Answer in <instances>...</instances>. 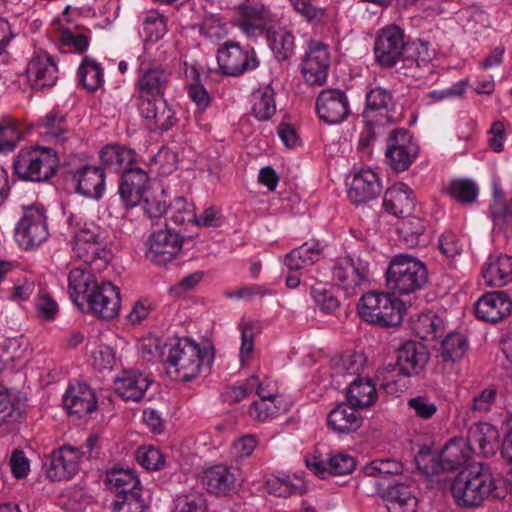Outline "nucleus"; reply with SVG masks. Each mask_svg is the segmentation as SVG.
Here are the masks:
<instances>
[{
	"label": "nucleus",
	"mask_w": 512,
	"mask_h": 512,
	"mask_svg": "<svg viewBox=\"0 0 512 512\" xmlns=\"http://www.w3.org/2000/svg\"><path fill=\"white\" fill-rule=\"evenodd\" d=\"M29 83L35 89L53 86L58 79V68L54 59L47 53L31 58L26 68Z\"/></svg>",
	"instance_id": "obj_26"
},
{
	"label": "nucleus",
	"mask_w": 512,
	"mask_h": 512,
	"mask_svg": "<svg viewBox=\"0 0 512 512\" xmlns=\"http://www.w3.org/2000/svg\"><path fill=\"white\" fill-rule=\"evenodd\" d=\"M241 333V345L239 350V360L241 366H246L253 358L254 339L260 333V326L257 322L248 320L239 323Z\"/></svg>",
	"instance_id": "obj_43"
},
{
	"label": "nucleus",
	"mask_w": 512,
	"mask_h": 512,
	"mask_svg": "<svg viewBox=\"0 0 512 512\" xmlns=\"http://www.w3.org/2000/svg\"><path fill=\"white\" fill-rule=\"evenodd\" d=\"M322 252L323 247L319 242H305L288 253L284 258V263L290 270H299L319 261Z\"/></svg>",
	"instance_id": "obj_38"
},
{
	"label": "nucleus",
	"mask_w": 512,
	"mask_h": 512,
	"mask_svg": "<svg viewBox=\"0 0 512 512\" xmlns=\"http://www.w3.org/2000/svg\"><path fill=\"white\" fill-rule=\"evenodd\" d=\"M35 308L38 317L46 321H53L59 311L57 302L44 289H40L35 298Z\"/></svg>",
	"instance_id": "obj_61"
},
{
	"label": "nucleus",
	"mask_w": 512,
	"mask_h": 512,
	"mask_svg": "<svg viewBox=\"0 0 512 512\" xmlns=\"http://www.w3.org/2000/svg\"><path fill=\"white\" fill-rule=\"evenodd\" d=\"M217 61L222 72L230 76H238L258 66L255 51L235 42H226L218 49Z\"/></svg>",
	"instance_id": "obj_15"
},
{
	"label": "nucleus",
	"mask_w": 512,
	"mask_h": 512,
	"mask_svg": "<svg viewBox=\"0 0 512 512\" xmlns=\"http://www.w3.org/2000/svg\"><path fill=\"white\" fill-rule=\"evenodd\" d=\"M429 361V353L425 346L415 341H406L399 348L396 364H388L378 371L383 388L396 393L402 390L398 377H411L419 374Z\"/></svg>",
	"instance_id": "obj_4"
},
{
	"label": "nucleus",
	"mask_w": 512,
	"mask_h": 512,
	"mask_svg": "<svg viewBox=\"0 0 512 512\" xmlns=\"http://www.w3.org/2000/svg\"><path fill=\"white\" fill-rule=\"evenodd\" d=\"M328 425L337 433H350L362 425V417L357 408L351 405L340 404L328 414Z\"/></svg>",
	"instance_id": "obj_36"
},
{
	"label": "nucleus",
	"mask_w": 512,
	"mask_h": 512,
	"mask_svg": "<svg viewBox=\"0 0 512 512\" xmlns=\"http://www.w3.org/2000/svg\"><path fill=\"white\" fill-rule=\"evenodd\" d=\"M415 463L418 470L427 476L437 475L446 471L441 454L433 453L427 446L422 447L415 455Z\"/></svg>",
	"instance_id": "obj_50"
},
{
	"label": "nucleus",
	"mask_w": 512,
	"mask_h": 512,
	"mask_svg": "<svg viewBox=\"0 0 512 512\" xmlns=\"http://www.w3.org/2000/svg\"><path fill=\"white\" fill-rule=\"evenodd\" d=\"M233 12L234 23L248 37L262 35L272 23L269 9L257 0H243Z\"/></svg>",
	"instance_id": "obj_10"
},
{
	"label": "nucleus",
	"mask_w": 512,
	"mask_h": 512,
	"mask_svg": "<svg viewBox=\"0 0 512 512\" xmlns=\"http://www.w3.org/2000/svg\"><path fill=\"white\" fill-rule=\"evenodd\" d=\"M358 312L366 322L384 327L399 325L403 318V303L387 293L369 292L358 303Z\"/></svg>",
	"instance_id": "obj_7"
},
{
	"label": "nucleus",
	"mask_w": 512,
	"mask_h": 512,
	"mask_svg": "<svg viewBox=\"0 0 512 512\" xmlns=\"http://www.w3.org/2000/svg\"><path fill=\"white\" fill-rule=\"evenodd\" d=\"M236 472V468L223 464L209 467L202 474L203 486L211 494L229 495L236 488Z\"/></svg>",
	"instance_id": "obj_28"
},
{
	"label": "nucleus",
	"mask_w": 512,
	"mask_h": 512,
	"mask_svg": "<svg viewBox=\"0 0 512 512\" xmlns=\"http://www.w3.org/2000/svg\"><path fill=\"white\" fill-rule=\"evenodd\" d=\"M390 507L394 511L415 512L417 499L409 486L397 483L389 489Z\"/></svg>",
	"instance_id": "obj_46"
},
{
	"label": "nucleus",
	"mask_w": 512,
	"mask_h": 512,
	"mask_svg": "<svg viewBox=\"0 0 512 512\" xmlns=\"http://www.w3.org/2000/svg\"><path fill=\"white\" fill-rule=\"evenodd\" d=\"M499 483L490 468L480 464L461 471L452 482L451 493L458 506L475 508L490 498L503 497Z\"/></svg>",
	"instance_id": "obj_1"
},
{
	"label": "nucleus",
	"mask_w": 512,
	"mask_h": 512,
	"mask_svg": "<svg viewBox=\"0 0 512 512\" xmlns=\"http://www.w3.org/2000/svg\"><path fill=\"white\" fill-rule=\"evenodd\" d=\"M293 8L308 22L320 24L326 18V10L317 6L316 0H289Z\"/></svg>",
	"instance_id": "obj_60"
},
{
	"label": "nucleus",
	"mask_w": 512,
	"mask_h": 512,
	"mask_svg": "<svg viewBox=\"0 0 512 512\" xmlns=\"http://www.w3.org/2000/svg\"><path fill=\"white\" fill-rule=\"evenodd\" d=\"M476 453L470 442L464 437L451 438L440 451L444 469L447 471L458 470L465 466Z\"/></svg>",
	"instance_id": "obj_31"
},
{
	"label": "nucleus",
	"mask_w": 512,
	"mask_h": 512,
	"mask_svg": "<svg viewBox=\"0 0 512 512\" xmlns=\"http://www.w3.org/2000/svg\"><path fill=\"white\" fill-rule=\"evenodd\" d=\"M63 403L70 414L79 417L91 414L97 407L95 393L85 383L70 387L63 397Z\"/></svg>",
	"instance_id": "obj_30"
},
{
	"label": "nucleus",
	"mask_w": 512,
	"mask_h": 512,
	"mask_svg": "<svg viewBox=\"0 0 512 512\" xmlns=\"http://www.w3.org/2000/svg\"><path fill=\"white\" fill-rule=\"evenodd\" d=\"M365 367V357L360 353L346 354L333 366V375L336 377H346L359 375L363 372Z\"/></svg>",
	"instance_id": "obj_49"
},
{
	"label": "nucleus",
	"mask_w": 512,
	"mask_h": 512,
	"mask_svg": "<svg viewBox=\"0 0 512 512\" xmlns=\"http://www.w3.org/2000/svg\"><path fill=\"white\" fill-rule=\"evenodd\" d=\"M393 97L390 91L374 87L366 93L363 118L368 126H384L393 121Z\"/></svg>",
	"instance_id": "obj_19"
},
{
	"label": "nucleus",
	"mask_w": 512,
	"mask_h": 512,
	"mask_svg": "<svg viewBox=\"0 0 512 512\" xmlns=\"http://www.w3.org/2000/svg\"><path fill=\"white\" fill-rule=\"evenodd\" d=\"M148 505L139 490H124L117 494L113 512H147Z\"/></svg>",
	"instance_id": "obj_51"
},
{
	"label": "nucleus",
	"mask_w": 512,
	"mask_h": 512,
	"mask_svg": "<svg viewBox=\"0 0 512 512\" xmlns=\"http://www.w3.org/2000/svg\"><path fill=\"white\" fill-rule=\"evenodd\" d=\"M81 460L78 447L63 446L52 452L46 474L53 481L69 480L78 472Z\"/></svg>",
	"instance_id": "obj_20"
},
{
	"label": "nucleus",
	"mask_w": 512,
	"mask_h": 512,
	"mask_svg": "<svg viewBox=\"0 0 512 512\" xmlns=\"http://www.w3.org/2000/svg\"><path fill=\"white\" fill-rule=\"evenodd\" d=\"M468 348L467 340L461 333H450L441 343L440 356L445 362H456L463 358Z\"/></svg>",
	"instance_id": "obj_47"
},
{
	"label": "nucleus",
	"mask_w": 512,
	"mask_h": 512,
	"mask_svg": "<svg viewBox=\"0 0 512 512\" xmlns=\"http://www.w3.org/2000/svg\"><path fill=\"white\" fill-rule=\"evenodd\" d=\"M85 300L92 313L101 319L110 320L119 313V289L111 282L102 281L94 285Z\"/></svg>",
	"instance_id": "obj_18"
},
{
	"label": "nucleus",
	"mask_w": 512,
	"mask_h": 512,
	"mask_svg": "<svg viewBox=\"0 0 512 512\" xmlns=\"http://www.w3.org/2000/svg\"><path fill=\"white\" fill-rule=\"evenodd\" d=\"M401 471L402 464L394 459H375L364 468L365 474L373 477L398 474Z\"/></svg>",
	"instance_id": "obj_64"
},
{
	"label": "nucleus",
	"mask_w": 512,
	"mask_h": 512,
	"mask_svg": "<svg viewBox=\"0 0 512 512\" xmlns=\"http://www.w3.org/2000/svg\"><path fill=\"white\" fill-rule=\"evenodd\" d=\"M275 112L276 104L272 91H258L253 94L252 113L258 120H268L275 114Z\"/></svg>",
	"instance_id": "obj_55"
},
{
	"label": "nucleus",
	"mask_w": 512,
	"mask_h": 512,
	"mask_svg": "<svg viewBox=\"0 0 512 512\" xmlns=\"http://www.w3.org/2000/svg\"><path fill=\"white\" fill-rule=\"evenodd\" d=\"M137 107L151 130L167 131L177 122L174 110L164 97L137 102Z\"/></svg>",
	"instance_id": "obj_21"
},
{
	"label": "nucleus",
	"mask_w": 512,
	"mask_h": 512,
	"mask_svg": "<svg viewBox=\"0 0 512 512\" xmlns=\"http://www.w3.org/2000/svg\"><path fill=\"white\" fill-rule=\"evenodd\" d=\"M107 482L112 488L124 490H139V480L135 472L129 468L115 467L107 473Z\"/></svg>",
	"instance_id": "obj_52"
},
{
	"label": "nucleus",
	"mask_w": 512,
	"mask_h": 512,
	"mask_svg": "<svg viewBox=\"0 0 512 512\" xmlns=\"http://www.w3.org/2000/svg\"><path fill=\"white\" fill-rule=\"evenodd\" d=\"M102 163L116 172L133 168L135 162V152L121 145H107L100 151Z\"/></svg>",
	"instance_id": "obj_39"
},
{
	"label": "nucleus",
	"mask_w": 512,
	"mask_h": 512,
	"mask_svg": "<svg viewBox=\"0 0 512 512\" xmlns=\"http://www.w3.org/2000/svg\"><path fill=\"white\" fill-rule=\"evenodd\" d=\"M206 508L207 504L203 493L190 490L176 497L173 512H205Z\"/></svg>",
	"instance_id": "obj_53"
},
{
	"label": "nucleus",
	"mask_w": 512,
	"mask_h": 512,
	"mask_svg": "<svg viewBox=\"0 0 512 512\" xmlns=\"http://www.w3.org/2000/svg\"><path fill=\"white\" fill-rule=\"evenodd\" d=\"M331 279L347 296L356 295L371 281L369 263L359 257H338L331 266Z\"/></svg>",
	"instance_id": "obj_8"
},
{
	"label": "nucleus",
	"mask_w": 512,
	"mask_h": 512,
	"mask_svg": "<svg viewBox=\"0 0 512 512\" xmlns=\"http://www.w3.org/2000/svg\"><path fill=\"white\" fill-rule=\"evenodd\" d=\"M79 82L90 92L99 89L104 82V71L94 58L85 56L77 71Z\"/></svg>",
	"instance_id": "obj_41"
},
{
	"label": "nucleus",
	"mask_w": 512,
	"mask_h": 512,
	"mask_svg": "<svg viewBox=\"0 0 512 512\" xmlns=\"http://www.w3.org/2000/svg\"><path fill=\"white\" fill-rule=\"evenodd\" d=\"M148 188L149 177L143 169L135 166L122 173L119 194L127 208L137 206L144 199Z\"/></svg>",
	"instance_id": "obj_22"
},
{
	"label": "nucleus",
	"mask_w": 512,
	"mask_h": 512,
	"mask_svg": "<svg viewBox=\"0 0 512 512\" xmlns=\"http://www.w3.org/2000/svg\"><path fill=\"white\" fill-rule=\"evenodd\" d=\"M381 189L378 174L370 168H365L353 175L349 184L348 197L351 202L362 204L376 198Z\"/></svg>",
	"instance_id": "obj_25"
},
{
	"label": "nucleus",
	"mask_w": 512,
	"mask_h": 512,
	"mask_svg": "<svg viewBox=\"0 0 512 512\" xmlns=\"http://www.w3.org/2000/svg\"><path fill=\"white\" fill-rule=\"evenodd\" d=\"M200 32L211 40H221L228 34V24L222 18L210 15L202 21Z\"/></svg>",
	"instance_id": "obj_63"
},
{
	"label": "nucleus",
	"mask_w": 512,
	"mask_h": 512,
	"mask_svg": "<svg viewBox=\"0 0 512 512\" xmlns=\"http://www.w3.org/2000/svg\"><path fill=\"white\" fill-rule=\"evenodd\" d=\"M150 381L138 371H123L114 381L115 392L125 401H140Z\"/></svg>",
	"instance_id": "obj_33"
},
{
	"label": "nucleus",
	"mask_w": 512,
	"mask_h": 512,
	"mask_svg": "<svg viewBox=\"0 0 512 512\" xmlns=\"http://www.w3.org/2000/svg\"><path fill=\"white\" fill-rule=\"evenodd\" d=\"M58 162L57 155L51 148L29 147L19 151L13 167L20 179L41 182L55 174Z\"/></svg>",
	"instance_id": "obj_6"
},
{
	"label": "nucleus",
	"mask_w": 512,
	"mask_h": 512,
	"mask_svg": "<svg viewBox=\"0 0 512 512\" xmlns=\"http://www.w3.org/2000/svg\"><path fill=\"white\" fill-rule=\"evenodd\" d=\"M378 399L376 384L370 378L356 377L346 389V400L357 409H367Z\"/></svg>",
	"instance_id": "obj_34"
},
{
	"label": "nucleus",
	"mask_w": 512,
	"mask_h": 512,
	"mask_svg": "<svg viewBox=\"0 0 512 512\" xmlns=\"http://www.w3.org/2000/svg\"><path fill=\"white\" fill-rule=\"evenodd\" d=\"M418 153V144L408 130L396 129L388 136L386 158L394 171L407 170L417 158Z\"/></svg>",
	"instance_id": "obj_13"
},
{
	"label": "nucleus",
	"mask_w": 512,
	"mask_h": 512,
	"mask_svg": "<svg viewBox=\"0 0 512 512\" xmlns=\"http://www.w3.org/2000/svg\"><path fill=\"white\" fill-rule=\"evenodd\" d=\"M319 119L327 124H339L350 114V104L346 93L340 89L322 90L315 102Z\"/></svg>",
	"instance_id": "obj_16"
},
{
	"label": "nucleus",
	"mask_w": 512,
	"mask_h": 512,
	"mask_svg": "<svg viewBox=\"0 0 512 512\" xmlns=\"http://www.w3.org/2000/svg\"><path fill=\"white\" fill-rule=\"evenodd\" d=\"M405 47L404 33L398 26L391 25L380 30L374 46L377 62L392 67L401 60Z\"/></svg>",
	"instance_id": "obj_17"
},
{
	"label": "nucleus",
	"mask_w": 512,
	"mask_h": 512,
	"mask_svg": "<svg viewBox=\"0 0 512 512\" xmlns=\"http://www.w3.org/2000/svg\"><path fill=\"white\" fill-rule=\"evenodd\" d=\"M428 281L425 264L408 254L392 258L386 271V283L393 294L408 295L424 287Z\"/></svg>",
	"instance_id": "obj_5"
},
{
	"label": "nucleus",
	"mask_w": 512,
	"mask_h": 512,
	"mask_svg": "<svg viewBox=\"0 0 512 512\" xmlns=\"http://www.w3.org/2000/svg\"><path fill=\"white\" fill-rule=\"evenodd\" d=\"M22 411L9 391L2 386L0 391V429L5 432L14 430L20 422Z\"/></svg>",
	"instance_id": "obj_40"
},
{
	"label": "nucleus",
	"mask_w": 512,
	"mask_h": 512,
	"mask_svg": "<svg viewBox=\"0 0 512 512\" xmlns=\"http://www.w3.org/2000/svg\"><path fill=\"white\" fill-rule=\"evenodd\" d=\"M310 295L316 307L325 314H332L340 307V300L331 288L312 286Z\"/></svg>",
	"instance_id": "obj_54"
},
{
	"label": "nucleus",
	"mask_w": 512,
	"mask_h": 512,
	"mask_svg": "<svg viewBox=\"0 0 512 512\" xmlns=\"http://www.w3.org/2000/svg\"><path fill=\"white\" fill-rule=\"evenodd\" d=\"M105 178V172L101 167L88 165L77 169L72 175L76 191L87 198L96 200L103 196Z\"/></svg>",
	"instance_id": "obj_27"
},
{
	"label": "nucleus",
	"mask_w": 512,
	"mask_h": 512,
	"mask_svg": "<svg viewBox=\"0 0 512 512\" xmlns=\"http://www.w3.org/2000/svg\"><path fill=\"white\" fill-rule=\"evenodd\" d=\"M167 356L165 365L169 374H175L181 381L188 382L196 378L203 366L213 362L210 347H202L190 338H176L165 343Z\"/></svg>",
	"instance_id": "obj_2"
},
{
	"label": "nucleus",
	"mask_w": 512,
	"mask_h": 512,
	"mask_svg": "<svg viewBox=\"0 0 512 512\" xmlns=\"http://www.w3.org/2000/svg\"><path fill=\"white\" fill-rule=\"evenodd\" d=\"M141 357L148 362L161 361L165 364V358L167 356V350L165 344L160 345L157 338L149 337L143 339L138 346Z\"/></svg>",
	"instance_id": "obj_62"
},
{
	"label": "nucleus",
	"mask_w": 512,
	"mask_h": 512,
	"mask_svg": "<svg viewBox=\"0 0 512 512\" xmlns=\"http://www.w3.org/2000/svg\"><path fill=\"white\" fill-rule=\"evenodd\" d=\"M146 41H157L167 32L166 19L156 10H150L143 19Z\"/></svg>",
	"instance_id": "obj_57"
},
{
	"label": "nucleus",
	"mask_w": 512,
	"mask_h": 512,
	"mask_svg": "<svg viewBox=\"0 0 512 512\" xmlns=\"http://www.w3.org/2000/svg\"><path fill=\"white\" fill-rule=\"evenodd\" d=\"M412 330L421 339H432L442 332L443 320L434 313L421 314L412 321Z\"/></svg>",
	"instance_id": "obj_48"
},
{
	"label": "nucleus",
	"mask_w": 512,
	"mask_h": 512,
	"mask_svg": "<svg viewBox=\"0 0 512 512\" xmlns=\"http://www.w3.org/2000/svg\"><path fill=\"white\" fill-rule=\"evenodd\" d=\"M330 61L327 45L317 40H310L300 64L305 83L310 86L324 85L328 78Z\"/></svg>",
	"instance_id": "obj_11"
},
{
	"label": "nucleus",
	"mask_w": 512,
	"mask_h": 512,
	"mask_svg": "<svg viewBox=\"0 0 512 512\" xmlns=\"http://www.w3.org/2000/svg\"><path fill=\"white\" fill-rule=\"evenodd\" d=\"M448 192L455 200L469 204L476 200L478 187L469 179H457L451 182Z\"/></svg>",
	"instance_id": "obj_59"
},
{
	"label": "nucleus",
	"mask_w": 512,
	"mask_h": 512,
	"mask_svg": "<svg viewBox=\"0 0 512 512\" xmlns=\"http://www.w3.org/2000/svg\"><path fill=\"white\" fill-rule=\"evenodd\" d=\"M171 78L172 72L160 64L140 66L135 81L137 102L164 97Z\"/></svg>",
	"instance_id": "obj_12"
},
{
	"label": "nucleus",
	"mask_w": 512,
	"mask_h": 512,
	"mask_svg": "<svg viewBox=\"0 0 512 512\" xmlns=\"http://www.w3.org/2000/svg\"><path fill=\"white\" fill-rule=\"evenodd\" d=\"M286 410L287 403L283 398H272L269 400L254 401L249 409V414L254 420L265 422Z\"/></svg>",
	"instance_id": "obj_45"
},
{
	"label": "nucleus",
	"mask_w": 512,
	"mask_h": 512,
	"mask_svg": "<svg viewBox=\"0 0 512 512\" xmlns=\"http://www.w3.org/2000/svg\"><path fill=\"white\" fill-rule=\"evenodd\" d=\"M41 133L55 142L64 143L69 139L70 131L65 116L58 111H51L40 121Z\"/></svg>",
	"instance_id": "obj_42"
},
{
	"label": "nucleus",
	"mask_w": 512,
	"mask_h": 512,
	"mask_svg": "<svg viewBox=\"0 0 512 512\" xmlns=\"http://www.w3.org/2000/svg\"><path fill=\"white\" fill-rule=\"evenodd\" d=\"M511 309L512 303L503 291L486 293L475 303L477 318L491 323L503 320L511 313Z\"/></svg>",
	"instance_id": "obj_24"
},
{
	"label": "nucleus",
	"mask_w": 512,
	"mask_h": 512,
	"mask_svg": "<svg viewBox=\"0 0 512 512\" xmlns=\"http://www.w3.org/2000/svg\"><path fill=\"white\" fill-rule=\"evenodd\" d=\"M268 44L277 60H288L294 53V36L286 29H278L268 34Z\"/></svg>",
	"instance_id": "obj_44"
},
{
	"label": "nucleus",
	"mask_w": 512,
	"mask_h": 512,
	"mask_svg": "<svg viewBox=\"0 0 512 512\" xmlns=\"http://www.w3.org/2000/svg\"><path fill=\"white\" fill-rule=\"evenodd\" d=\"M49 236L43 207L32 205L24 209L15 228V240L25 250L39 247Z\"/></svg>",
	"instance_id": "obj_9"
},
{
	"label": "nucleus",
	"mask_w": 512,
	"mask_h": 512,
	"mask_svg": "<svg viewBox=\"0 0 512 512\" xmlns=\"http://www.w3.org/2000/svg\"><path fill=\"white\" fill-rule=\"evenodd\" d=\"M490 216L499 229L512 226V199L495 196L490 206Z\"/></svg>",
	"instance_id": "obj_56"
},
{
	"label": "nucleus",
	"mask_w": 512,
	"mask_h": 512,
	"mask_svg": "<svg viewBox=\"0 0 512 512\" xmlns=\"http://www.w3.org/2000/svg\"><path fill=\"white\" fill-rule=\"evenodd\" d=\"M485 283L503 287L512 282V257L505 254L490 255L482 267Z\"/></svg>",
	"instance_id": "obj_32"
},
{
	"label": "nucleus",
	"mask_w": 512,
	"mask_h": 512,
	"mask_svg": "<svg viewBox=\"0 0 512 512\" xmlns=\"http://www.w3.org/2000/svg\"><path fill=\"white\" fill-rule=\"evenodd\" d=\"M170 220L177 224L185 223L195 224L196 214L194 204L188 202L185 198L178 197L170 204Z\"/></svg>",
	"instance_id": "obj_58"
},
{
	"label": "nucleus",
	"mask_w": 512,
	"mask_h": 512,
	"mask_svg": "<svg viewBox=\"0 0 512 512\" xmlns=\"http://www.w3.org/2000/svg\"><path fill=\"white\" fill-rule=\"evenodd\" d=\"M67 224L74 235L72 253L76 258L85 264L96 261L107 264L112 259L108 235L99 225L78 214H70Z\"/></svg>",
	"instance_id": "obj_3"
},
{
	"label": "nucleus",
	"mask_w": 512,
	"mask_h": 512,
	"mask_svg": "<svg viewBox=\"0 0 512 512\" xmlns=\"http://www.w3.org/2000/svg\"><path fill=\"white\" fill-rule=\"evenodd\" d=\"M89 264H81L71 269L68 275L69 294L74 302H78L79 298H87V294L92 291V287L97 285L95 275L88 269Z\"/></svg>",
	"instance_id": "obj_37"
},
{
	"label": "nucleus",
	"mask_w": 512,
	"mask_h": 512,
	"mask_svg": "<svg viewBox=\"0 0 512 512\" xmlns=\"http://www.w3.org/2000/svg\"><path fill=\"white\" fill-rule=\"evenodd\" d=\"M182 244L180 234L171 229L155 231L146 240L145 257L156 265H165L178 256Z\"/></svg>",
	"instance_id": "obj_14"
},
{
	"label": "nucleus",
	"mask_w": 512,
	"mask_h": 512,
	"mask_svg": "<svg viewBox=\"0 0 512 512\" xmlns=\"http://www.w3.org/2000/svg\"><path fill=\"white\" fill-rule=\"evenodd\" d=\"M415 206L412 189L405 183H395L389 187L383 197V207L391 215H409Z\"/></svg>",
	"instance_id": "obj_29"
},
{
	"label": "nucleus",
	"mask_w": 512,
	"mask_h": 512,
	"mask_svg": "<svg viewBox=\"0 0 512 512\" xmlns=\"http://www.w3.org/2000/svg\"><path fill=\"white\" fill-rule=\"evenodd\" d=\"M499 432L489 423L474 424L468 432L471 447L477 446L476 453L488 458L495 455L499 446Z\"/></svg>",
	"instance_id": "obj_35"
},
{
	"label": "nucleus",
	"mask_w": 512,
	"mask_h": 512,
	"mask_svg": "<svg viewBox=\"0 0 512 512\" xmlns=\"http://www.w3.org/2000/svg\"><path fill=\"white\" fill-rule=\"evenodd\" d=\"M306 466L320 478L330 475L343 476L352 473L356 467L354 457L345 453H336L323 459L317 455L307 456Z\"/></svg>",
	"instance_id": "obj_23"
}]
</instances>
